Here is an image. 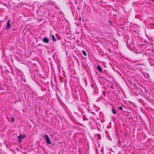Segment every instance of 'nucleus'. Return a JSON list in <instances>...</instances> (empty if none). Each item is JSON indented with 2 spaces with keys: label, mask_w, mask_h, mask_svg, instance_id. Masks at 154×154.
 <instances>
[{
  "label": "nucleus",
  "mask_w": 154,
  "mask_h": 154,
  "mask_svg": "<svg viewBox=\"0 0 154 154\" xmlns=\"http://www.w3.org/2000/svg\"><path fill=\"white\" fill-rule=\"evenodd\" d=\"M26 137L25 135L21 134L17 137V140L18 142H21L22 139L25 138Z\"/></svg>",
  "instance_id": "f257e3e1"
},
{
  "label": "nucleus",
  "mask_w": 154,
  "mask_h": 154,
  "mask_svg": "<svg viewBox=\"0 0 154 154\" xmlns=\"http://www.w3.org/2000/svg\"><path fill=\"white\" fill-rule=\"evenodd\" d=\"M10 20H9L7 22V26L6 27V29L8 30L11 28L10 24Z\"/></svg>",
  "instance_id": "f03ea898"
},
{
  "label": "nucleus",
  "mask_w": 154,
  "mask_h": 154,
  "mask_svg": "<svg viewBox=\"0 0 154 154\" xmlns=\"http://www.w3.org/2000/svg\"><path fill=\"white\" fill-rule=\"evenodd\" d=\"M43 42L44 43H48L49 40L47 37H44L42 40Z\"/></svg>",
  "instance_id": "7ed1b4c3"
},
{
  "label": "nucleus",
  "mask_w": 154,
  "mask_h": 154,
  "mask_svg": "<svg viewBox=\"0 0 154 154\" xmlns=\"http://www.w3.org/2000/svg\"><path fill=\"white\" fill-rule=\"evenodd\" d=\"M46 143L48 144H51V141L49 138L47 139L46 140Z\"/></svg>",
  "instance_id": "20e7f679"
},
{
  "label": "nucleus",
  "mask_w": 154,
  "mask_h": 154,
  "mask_svg": "<svg viewBox=\"0 0 154 154\" xmlns=\"http://www.w3.org/2000/svg\"><path fill=\"white\" fill-rule=\"evenodd\" d=\"M51 37H52V40L53 41H54V42L56 41V39L54 36V35H52Z\"/></svg>",
  "instance_id": "39448f33"
},
{
  "label": "nucleus",
  "mask_w": 154,
  "mask_h": 154,
  "mask_svg": "<svg viewBox=\"0 0 154 154\" xmlns=\"http://www.w3.org/2000/svg\"><path fill=\"white\" fill-rule=\"evenodd\" d=\"M97 68L98 70L100 71V72H102V69L100 67V66L99 65L97 66Z\"/></svg>",
  "instance_id": "423d86ee"
},
{
  "label": "nucleus",
  "mask_w": 154,
  "mask_h": 154,
  "mask_svg": "<svg viewBox=\"0 0 154 154\" xmlns=\"http://www.w3.org/2000/svg\"><path fill=\"white\" fill-rule=\"evenodd\" d=\"M49 137L46 134H45V136H44V138L46 140Z\"/></svg>",
  "instance_id": "0eeeda50"
},
{
  "label": "nucleus",
  "mask_w": 154,
  "mask_h": 154,
  "mask_svg": "<svg viewBox=\"0 0 154 154\" xmlns=\"http://www.w3.org/2000/svg\"><path fill=\"white\" fill-rule=\"evenodd\" d=\"M112 113L114 114H116V110L112 108Z\"/></svg>",
  "instance_id": "6e6552de"
},
{
  "label": "nucleus",
  "mask_w": 154,
  "mask_h": 154,
  "mask_svg": "<svg viewBox=\"0 0 154 154\" xmlns=\"http://www.w3.org/2000/svg\"><path fill=\"white\" fill-rule=\"evenodd\" d=\"M82 53L84 56H86V52L84 51H82Z\"/></svg>",
  "instance_id": "1a4fd4ad"
},
{
  "label": "nucleus",
  "mask_w": 154,
  "mask_h": 154,
  "mask_svg": "<svg viewBox=\"0 0 154 154\" xmlns=\"http://www.w3.org/2000/svg\"><path fill=\"white\" fill-rule=\"evenodd\" d=\"M11 120L13 122H14V118L13 117H12L11 118Z\"/></svg>",
  "instance_id": "9d476101"
},
{
  "label": "nucleus",
  "mask_w": 154,
  "mask_h": 154,
  "mask_svg": "<svg viewBox=\"0 0 154 154\" xmlns=\"http://www.w3.org/2000/svg\"><path fill=\"white\" fill-rule=\"evenodd\" d=\"M97 136L98 137V138L99 139H100V135L99 134H97Z\"/></svg>",
  "instance_id": "9b49d317"
},
{
  "label": "nucleus",
  "mask_w": 154,
  "mask_h": 154,
  "mask_svg": "<svg viewBox=\"0 0 154 154\" xmlns=\"http://www.w3.org/2000/svg\"><path fill=\"white\" fill-rule=\"evenodd\" d=\"M119 108L121 110H122V109H123V108H122V107H121V106H120L119 107Z\"/></svg>",
  "instance_id": "f8f14e48"
},
{
  "label": "nucleus",
  "mask_w": 154,
  "mask_h": 154,
  "mask_svg": "<svg viewBox=\"0 0 154 154\" xmlns=\"http://www.w3.org/2000/svg\"><path fill=\"white\" fill-rule=\"evenodd\" d=\"M109 22L110 23H111V21H109Z\"/></svg>",
  "instance_id": "ddd939ff"
},
{
  "label": "nucleus",
  "mask_w": 154,
  "mask_h": 154,
  "mask_svg": "<svg viewBox=\"0 0 154 154\" xmlns=\"http://www.w3.org/2000/svg\"><path fill=\"white\" fill-rule=\"evenodd\" d=\"M152 0L154 2V0Z\"/></svg>",
  "instance_id": "4468645a"
},
{
  "label": "nucleus",
  "mask_w": 154,
  "mask_h": 154,
  "mask_svg": "<svg viewBox=\"0 0 154 154\" xmlns=\"http://www.w3.org/2000/svg\"><path fill=\"white\" fill-rule=\"evenodd\" d=\"M80 20H81V18L80 17Z\"/></svg>",
  "instance_id": "2eb2a0df"
}]
</instances>
